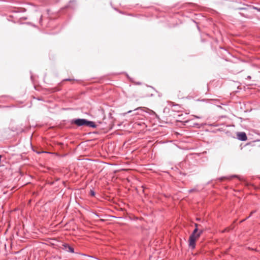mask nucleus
<instances>
[{
    "instance_id": "nucleus-13",
    "label": "nucleus",
    "mask_w": 260,
    "mask_h": 260,
    "mask_svg": "<svg viewBox=\"0 0 260 260\" xmlns=\"http://www.w3.org/2000/svg\"><path fill=\"white\" fill-rule=\"evenodd\" d=\"M239 14L241 16H244V14L243 13H240Z\"/></svg>"
},
{
    "instance_id": "nucleus-17",
    "label": "nucleus",
    "mask_w": 260,
    "mask_h": 260,
    "mask_svg": "<svg viewBox=\"0 0 260 260\" xmlns=\"http://www.w3.org/2000/svg\"><path fill=\"white\" fill-rule=\"evenodd\" d=\"M196 118H199L200 117H198V116H196Z\"/></svg>"
},
{
    "instance_id": "nucleus-10",
    "label": "nucleus",
    "mask_w": 260,
    "mask_h": 260,
    "mask_svg": "<svg viewBox=\"0 0 260 260\" xmlns=\"http://www.w3.org/2000/svg\"><path fill=\"white\" fill-rule=\"evenodd\" d=\"M238 9H239V10H245L246 8H238Z\"/></svg>"
},
{
    "instance_id": "nucleus-7",
    "label": "nucleus",
    "mask_w": 260,
    "mask_h": 260,
    "mask_svg": "<svg viewBox=\"0 0 260 260\" xmlns=\"http://www.w3.org/2000/svg\"><path fill=\"white\" fill-rule=\"evenodd\" d=\"M227 179H231L233 178H238V179H240V177L238 176L237 175H232L228 177H226Z\"/></svg>"
},
{
    "instance_id": "nucleus-12",
    "label": "nucleus",
    "mask_w": 260,
    "mask_h": 260,
    "mask_svg": "<svg viewBox=\"0 0 260 260\" xmlns=\"http://www.w3.org/2000/svg\"><path fill=\"white\" fill-rule=\"evenodd\" d=\"M247 78V79H251V77L250 76H248Z\"/></svg>"
},
{
    "instance_id": "nucleus-5",
    "label": "nucleus",
    "mask_w": 260,
    "mask_h": 260,
    "mask_svg": "<svg viewBox=\"0 0 260 260\" xmlns=\"http://www.w3.org/2000/svg\"><path fill=\"white\" fill-rule=\"evenodd\" d=\"M86 126H87L90 127H93V128L96 127V125L94 122L91 121H88L87 120H86Z\"/></svg>"
},
{
    "instance_id": "nucleus-4",
    "label": "nucleus",
    "mask_w": 260,
    "mask_h": 260,
    "mask_svg": "<svg viewBox=\"0 0 260 260\" xmlns=\"http://www.w3.org/2000/svg\"><path fill=\"white\" fill-rule=\"evenodd\" d=\"M237 138L239 140L245 141L247 139L246 134L244 132H240L238 133Z\"/></svg>"
},
{
    "instance_id": "nucleus-1",
    "label": "nucleus",
    "mask_w": 260,
    "mask_h": 260,
    "mask_svg": "<svg viewBox=\"0 0 260 260\" xmlns=\"http://www.w3.org/2000/svg\"><path fill=\"white\" fill-rule=\"evenodd\" d=\"M203 230H200L198 234H196V236L190 235L189 238V246L191 249H194L196 247V240L197 239L200 237V236L203 233Z\"/></svg>"
},
{
    "instance_id": "nucleus-8",
    "label": "nucleus",
    "mask_w": 260,
    "mask_h": 260,
    "mask_svg": "<svg viewBox=\"0 0 260 260\" xmlns=\"http://www.w3.org/2000/svg\"><path fill=\"white\" fill-rule=\"evenodd\" d=\"M90 194L91 196L94 197L95 196V192L93 190H90Z\"/></svg>"
},
{
    "instance_id": "nucleus-14",
    "label": "nucleus",
    "mask_w": 260,
    "mask_h": 260,
    "mask_svg": "<svg viewBox=\"0 0 260 260\" xmlns=\"http://www.w3.org/2000/svg\"><path fill=\"white\" fill-rule=\"evenodd\" d=\"M141 107H139V108H136L135 110H138V109H141Z\"/></svg>"
},
{
    "instance_id": "nucleus-15",
    "label": "nucleus",
    "mask_w": 260,
    "mask_h": 260,
    "mask_svg": "<svg viewBox=\"0 0 260 260\" xmlns=\"http://www.w3.org/2000/svg\"><path fill=\"white\" fill-rule=\"evenodd\" d=\"M131 112H132V111H131V110H130V111H128V112H127V113H131Z\"/></svg>"
},
{
    "instance_id": "nucleus-2",
    "label": "nucleus",
    "mask_w": 260,
    "mask_h": 260,
    "mask_svg": "<svg viewBox=\"0 0 260 260\" xmlns=\"http://www.w3.org/2000/svg\"><path fill=\"white\" fill-rule=\"evenodd\" d=\"M87 119H73L71 121L72 124H75L78 126L86 125Z\"/></svg>"
},
{
    "instance_id": "nucleus-9",
    "label": "nucleus",
    "mask_w": 260,
    "mask_h": 260,
    "mask_svg": "<svg viewBox=\"0 0 260 260\" xmlns=\"http://www.w3.org/2000/svg\"><path fill=\"white\" fill-rule=\"evenodd\" d=\"M195 190H196L195 189H191L189 190V192H192L194 191Z\"/></svg>"
},
{
    "instance_id": "nucleus-3",
    "label": "nucleus",
    "mask_w": 260,
    "mask_h": 260,
    "mask_svg": "<svg viewBox=\"0 0 260 260\" xmlns=\"http://www.w3.org/2000/svg\"><path fill=\"white\" fill-rule=\"evenodd\" d=\"M62 249L64 250H66L67 251H68V252H71V253H74V248L70 246L67 243H64L62 244Z\"/></svg>"
},
{
    "instance_id": "nucleus-16",
    "label": "nucleus",
    "mask_w": 260,
    "mask_h": 260,
    "mask_svg": "<svg viewBox=\"0 0 260 260\" xmlns=\"http://www.w3.org/2000/svg\"><path fill=\"white\" fill-rule=\"evenodd\" d=\"M66 80L69 81V80H70V79H66Z\"/></svg>"
},
{
    "instance_id": "nucleus-6",
    "label": "nucleus",
    "mask_w": 260,
    "mask_h": 260,
    "mask_svg": "<svg viewBox=\"0 0 260 260\" xmlns=\"http://www.w3.org/2000/svg\"><path fill=\"white\" fill-rule=\"evenodd\" d=\"M200 231V230L199 231L198 228H196L190 235L196 236V234H198Z\"/></svg>"
},
{
    "instance_id": "nucleus-11",
    "label": "nucleus",
    "mask_w": 260,
    "mask_h": 260,
    "mask_svg": "<svg viewBox=\"0 0 260 260\" xmlns=\"http://www.w3.org/2000/svg\"><path fill=\"white\" fill-rule=\"evenodd\" d=\"M194 225L196 228H198V224L197 223H195Z\"/></svg>"
}]
</instances>
